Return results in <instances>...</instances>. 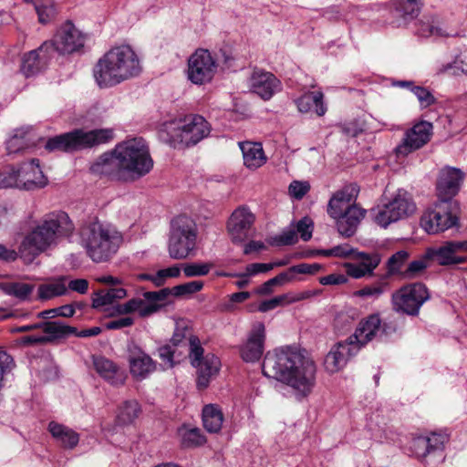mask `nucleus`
<instances>
[{
	"label": "nucleus",
	"instance_id": "1",
	"mask_svg": "<svg viewBox=\"0 0 467 467\" xmlns=\"http://www.w3.org/2000/svg\"><path fill=\"white\" fill-rule=\"evenodd\" d=\"M263 373L291 387L298 398L306 397L316 383L317 368L306 352L295 347H282L265 356Z\"/></svg>",
	"mask_w": 467,
	"mask_h": 467
},
{
	"label": "nucleus",
	"instance_id": "2",
	"mask_svg": "<svg viewBox=\"0 0 467 467\" xmlns=\"http://www.w3.org/2000/svg\"><path fill=\"white\" fill-rule=\"evenodd\" d=\"M153 161L142 138H134L116 145L102 154L90 167L93 173L119 181H134L150 171Z\"/></svg>",
	"mask_w": 467,
	"mask_h": 467
},
{
	"label": "nucleus",
	"instance_id": "3",
	"mask_svg": "<svg viewBox=\"0 0 467 467\" xmlns=\"http://www.w3.org/2000/svg\"><path fill=\"white\" fill-rule=\"evenodd\" d=\"M75 225L68 214L54 211L45 214L24 237L18 253L24 261L31 263L37 255L56 245L61 239L72 235Z\"/></svg>",
	"mask_w": 467,
	"mask_h": 467
},
{
	"label": "nucleus",
	"instance_id": "4",
	"mask_svg": "<svg viewBox=\"0 0 467 467\" xmlns=\"http://www.w3.org/2000/svg\"><path fill=\"white\" fill-rule=\"evenodd\" d=\"M141 70L135 50L129 45H119L99 58L93 67V77L100 88H108L139 76Z\"/></svg>",
	"mask_w": 467,
	"mask_h": 467
},
{
	"label": "nucleus",
	"instance_id": "5",
	"mask_svg": "<svg viewBox=\"0 0 467 467\" xmlns=\"http://www.w3.org/2000/svg\"><path fill=\"white\" fill-rule=\"evenodd\" d=\"M123 243V235L111 223L94 221L81 227L80 244L94 263L109 262Z\"/></svg>",
	"mask_w": 467,
	"mask_h": 467
},
{
	"label": "nucleus",
	"instance_id": "6",
	"mask_svg": "<svg viewBox=\"0 0 467 467\" xmlns=\"http://www.w3.org/2000/svg\"><path fill=\"white\" fill-rule=\"evenodd\" d=\"M358 192V186L350 183L337 191L328 202L327 213L336 220L337 231L342 236L354 235L365 217L366 210L355 204Z\"/></svg>",
	"mask_w": 467,
	"mask_h": 467
},
{
	"label": "nucleus",
	"instance_id": "7",
	"mask_svg": "<svg viewBox=\"0 0 467 467\" xmlns=\"http://www.w3.org/2000/svg\"><path fill=\"white\" fill-rule=\"evenodd\" d=\"M210 131V125L203 117L192 115L166 123L161 137L171 147L181 149L196 145L206 138Z\"/></svg>",
	"mask_w": 467,
	"mask_h": 467
},
{
	"label": "nucleus",
	"instance_id": "8",
	"mask_svg": "<svg viewBox=\"0 0 467 467\" xmlns=\"http://www.w3.org/2000/svg\"><path fill=\"white\" fill-rule=\"evenodd\" d=\"M114 138L112 129H99L84 131L76 129L50 138L46 144L48 150L72 152L107 143Z\"/></svg>",
	"mask_w": 467,
	"mask_h": 467
},
{
	"label": "nucleus",
	"instance_id": "9",
	"mask_svg": "<svg viewBox=\"0 0 467 467\" xmlns=\"http://www.w3.org/2000/svg\"><path fill=\"white\" fill-rule=\"evenodd\" d=\"M197 230L192 219L179 215L171 223L168 253L171 258L182 260L191 255L196 248Z\"/></svg>",
	"mask_w": 467,
	"mask_h": 467
},
{
	"label": "nucleus",
	"instance_id": "10",
	"mask_svg": "<svg viewBox=\"0 0 467 467\" xmlns=\"http://www.w3.org/2000/svg\"><path fill=\"white\" fill-rule=\"evenodd\" d=\"M416 211V204L411 196L404 190H399L386 203L371 210L374 222L386 228L390 223L403 220L412 215Z\"/></svg>",
	"mask_w": 467,
	"mask_h": 467
},
{
	"label": "nucleus",
	"instance_id": "11",
	"mask_svg": "<svg viewBox=\"0 0 467 467\" xmlns=\"http://www.w3.org/2000/svg\"><path fill=\"white\" fill-rule=\"evenodd\" d=\"M188 340V357L191 364L197 368L196 384L199 389H204L209 386L211 379L219 372L221 361L213 354L203 356L204 349L198 337L191 335Z\"/></svg>",
	"mask_w": 467,
	"mask_h": 467
},
{
	"label": "nucleus",
	"instance_id": "12",
	"mask_svg": "<svg viewBox=\"0 0 467 467\" xmlns=\"http://www.w3.org/2000/svg\"><path fill=\"white\" fill-rule=\"evenodd\" d=\"M430 299V293L422 283L401 286L391 296L392 308L409 316H418L422 305Z\"/></svg>",
	"mask_w": 467,
	"mask_h": 467
},
{
	"label": "nucleus",
	"instance_id": "13",
	"mask_svg": "<svg viewBox=\"0 0 467 467\" xmlns=\"http://www.w3.org/2000/svg\"><path fill=\"white\" fill-rule=\"evenodd\" d=\"M459 210L460 208H452L448 203L436 201L433 207L421 215L420 227L429 234L444 232L457 224Z\"/></svg>",
	"mask_w": 467,
	"mask_h": 467
},
{
	"label": "nucleus",
	"instance_id": "14",
	"mask_svg": "<svg viewBox=\"0 0 467 467\" xmlns=\"http://www.w3.org/2000/svg\"><path fill=\"white\" fill-rule=\"evenodd\" d=\"M217 70V64L207 49L199 48L188 58L187 77L196 85L210 82Z\"/></svg>",
	"mask_w": 467,
	"mask_h": 467
},
{
	"label": "nucleus",
	"instance_id": "15",
	"mask_svg": "<svg viewBox=\"0 0 467 467\" xmlns=\"http://www.w3.org/2000/svg\"><path fill=\"white\" fill-rule=\"evenodd\" d=\"M464 173L458 168L445 167L441 170L436 184L437 201L448 203L452 208H460L454 197L460 192Z\"/></svg>",
	"mask_w": 467,
	"mask_h": 467
},
{
	"label": "nucleus",
	"instance_id": "16",
	"mask_svg": "<svg viewBox=\"0 0 467 467\" xmlns=\"http://www.w3.org/2000/svg\"><path fill=\"white\" fill-rule=\"evenodd\" d=\"M433 126L431 122L421 120L408 129L400 144L395 148L397 155L408 154L422 148L430 140L433 133Z\"/></svg>",
	"mask_w": 467,
	"mask_h": 467
},
{
	"label": "nucleus",
	"instance_id": "17",
	"mask_svg": "<svg viewBox=\"0 0 467 467\" xmlns=\"http://www.w3.org/2000/svg\"><path fill=\"white\" fill-rule=\"evenodd\" d=\"M126 352L130 373L135 380H144L157 369L156 361L134 341L128 343Z\"/></svg>",
	"mask_w": 467,
	"mask_h": 467
},
{
	"label": "nucleus",
	"instance_id": "18",
	"mask_svg": "<svg viewBox=\"0 0 467 467\" xmlns=\"http://www.w3.org/2000/svg\"><path fill=\"white\" fill-rule=\"evenodd\" d=\"M255 215L246 206H239L231 214L227 222V231L234 244H242L250 237L254 224Z\"/></svg>",
	"mask_w": 467,
	"mask_h": 467
},
{
	"label": "nucleus",
	"instance_id": "19",
	"mask_svg": "<svg viewBox=\"0 0 467 467\" xmlns=\"http://www.w3.org/2000/svg\"><path fill=\"white\" fill-rule=\"evenodd\" d=\"M358 348L348 337L336 344L325 358L324 366L327 372L336 373L342 369L350 358L357 355Z\"/></svg>",
	"mask_w": 467,
	"mask_h": 467
},
{
	"label": "nucleus",
	"instance_id": "20",
	"mask_svg": "<svg viewBox=\"0 0 467 467\" xmlns=\"http://www.w3.org/2000/svg\"><path fill=\"white\" fill-rule=\"evenodd\" d=\"M265 327L262 322L253 325L247 341L240 348V354L245 362L258 361L264 353Z\"/></svg>",
	"mask_w": 467,
	"mask_h": 467
},
{
	"label": "nucleus",
	"instance_id": "21",
	"mask_svg": "<svg viewBox=\"0 0 467 467\" xmlns=\"http://www.w3.org/2000/svg\"><path fill=\"white\" fill-rule=\"evenodd\" d=\"M47 178L44 175L37 159L24 162L19 167V189L34 191L47 185Z\"/></svg>",
	"mask_w": 467,
	"mask_h": 467
},
{
	"label": "nucleus",
	"instance_id": "22",
	"mask_svg": "<svg viewBox=\"0 0 467 467\" xmlns=\"http://www.w3.org/2000/svg\"><path fill=\"white\" fill-rule=\"evenodd\" d=\"M380 329L381 319L379 315L372 314L358 323L354 334L348 337V338L358 348V350H360V348L365 347L368 342L379 337Z\"/></svg>",
	"mask_w": 467,
	"mask_h": 467
},
{
	"label": "nucleus",
	"instance_id": "23",
	"mask_svg": "<svg viewBox=\"0 0 467 467\" xmlns=\"http://www.w3.org/2000/svg\"><path fill=\"white\" fill-rule=\"evenodd\" d=\"M250 87L253 92L267 100L280 90L281 82L274 74L255 69L250 78Z\"/></svg>",
	"mask_w": 467,
	"mask_h": 467
},
{
	"label": "nucleus",
	"instance_id": "24",
	"mask_svg": "<svg viewBox=\"0 0 467 467\" xmlns=\"http://www.w3.org/2000/svg\"><path fill=\"white\" fill-rule=\"evenodd\" d=\"M467 250V242H446L432 252L434 260L441 265H454L464 262L459 252Z\"/></svg>",
	"mask_w": 467,
	"mask_h": 467
},
{
	"label": "nucleus",
	"instance_id": "25",
	"mask_svg": "<svg viewBox=\"0 0 467 467\" xmlns=\"http://www.w3.org/2000/svg\"><path fill=\"white\" fill-rule=\"evenodd\" d=\"M86 35L82 31H57L52 45L60 54H72L84 47Z\"/></svg>",
	"mask_w": 467,
	"mask_h": 467
},
{
	"label": "nucleus",
	"instance_id": "26",
	"mask_svg": "<svg viewBox=\"0 0 467 467\" xmlns=\"http://www.w3.org/2000/svg\"><path fill=\"white\" fill-rule=\"evenodd\" d=\"M93 365L99 376L111 385L119 386L124 384L126 376L112 360L101 356L94 357Z\"/></svg>",
	"mask_w": 467,
	"mask_h": 467
},
{
	"label": "nucleus",
	"instance_id": "27",
	"mask_svg": "<svg viewBox=\"0 0 467 467\" xmlns=\"http://www.w3.org/2000/svg\"><path fill=\"white\" fill-rule=\"evenodd\" d=\"M244 164L250 170H256L266 162V156L261 143L244 142L241 144Z\"/></svg>",
	"mask_w": 467,
	"mask_h": 467
},
{
	"label": "nucleus",
	"instance_id": "28",
	"mask_svg": "<svg viewBox=\"0 0 467 467\" xmlns=\"http://www.w3.org/2000/svg\"><path fill=\"white\" fill-rule=\"evenodd\" d=\"M323 99L321 91L307 92L298 98L296 103L300 112L306 113L313 109L317 116H323L327 112Z\"/></svg>",
	"mask_w": 467,
	"mask_h": 467
},
{
	"label": "nucleus",
	"instance_id": "29",
	"mask_svg": "<svg viewBox=\"0 0 467 467\" xmlns=\"http://www.w3.org/2000/svg\"><path fill=\"white\" fill-rule=\"evenodd\" d=\"M48 431L52 437L64 448L73 449L78 443L79 435L65 425L51 421L48 424Z\"/></svg>",
	"mask_w": 467,
	"mask_h": 467
},
{
	"label": "nucleus",
	"instance_id": "30",
	"mask_svg": "<svg viewBox=\"0 0 467 467\" xmlns=\"http://www.w3.org/2000/svg\"><path fill=\"white\" fill-rule=\"evenodd\" d=\"M35 144L34 135L31 129L20 128L14 131L13 136L6 141V150L8 154L17 153Z\"/></svg>",
	"mask_w": 467,
	"mask_h": 467
},
{
	"label": "nucleus",
	"instance_id": "31",
	"mask_svg": "<svg viewBox=\"0 0 467 467\" xmlns=\"http://www.w3.org/2000/svg\"><path fill=\"white\" fill-rule=\"evenodd\" d=\"M46 46L47 43L38 49L31 50L24 56L22 59L21 71L26 78L39 73L45 67L46 57L40 56L39 52H42Z\"/></svg>",
	"mask_w": 467,
	"mask_h": 467
},
{
	"label": "nucleus",
	"instance_id": "32",
	"mask_svg": "<svg viewBox=\"0 0 467 467\" xmlns=\"http://www.w3.org/2000/svg\"><path fill=\"white\" fill-rule=\"evenodd\" d=\"M223 422V415L221 409L214 404H209L202 409V423L205 430L211 433L221 431Z\"/></svg>",
	"mask_w": 467,
	"mask_h": 467
},
{
	"label": "nucleus",
	"instance_id": "33",
	"mask_svg": "<svg viewBox=\"0 0 467 467\" xmlns=\"http://www.w3.org/2000/svg\"><path fill=\"white\" fill-rule=\"evenodd\" d=\"M127 296V291L123 287H109L99 290L93 294L92 306L95 308L113 304L116 300Z\"/></svg>",
	"mask_w": 467,
	"mask_h": 467
},
{
	"label": "nucleus",
	"instance_id": "34",
	"mask_svg": "<svg viewBox=\"0 0 467 467\" xmlns=\"http://www.w3.org/2000/svg\"><path fill=\"white\" fill-rule=\"evenodd\" d=\"M42 330L47 334L45 337L49 338L48 342L77 334L76 327L67 326L61 321H44L42 322Z\"/></svg>",
	"mask_w": 467,
	"mask_h": 467
},
{
	"label": "nucleus",
	"instance_id": "35",
	"mask_svg": "<svg viewBox=\"0 0 467 467\" xmlns=\"http://www.w3.org/2000/svg\"><path fill=\"white\" fill-rule=\"evenodd\" d=\"M141 409L136 400H125L119 407L117 420L121 425L131 424L140 414Z\"/></svg>",
	"mask_w": 467,
	"mask_h": 467
},
{
	"label": "nucleus",
	"instance_id": "36",
	"mask_svg": "<svg viewBox=\"0 0 467 467\" xmlns=\"http://www.w3.org/2000/svg\"><path fill=\"white\" fill-rule=\"evenodd\" d=\"M35 288L34 285L26 283H0V289L8 296L26 300Z\"/></svg>",
	"mask_w": 467,
	"mask_h": 467
},
{
	"label": "nucleus",
	"instance_id": "37",
	"mask_svg": "<svg viewBox=\"0 0 467 467\" xmlns=\"http://www.w3.org/2000/svg\"><path fill=\"white\" fill-rule=\"evenodd\" d=\"M64 280L65 278H61L51 284L40 285L38 287V298L40 300H48L65 295L67 288Z\"/></svg>",
	"mask_w": 467,
	"mask_h": 467
},
{
	"label": "nucleus",
	"instance_id": "38",
	"mask_svg": "<svg viewBox=\"0 0 467 467\" xmlns=\"http://www.w3.org/2000/svg\"><path fill=\"white\" fill-rule=\"evenodd\" d=\"M395 8L404 19H413L419 15L420 7L419 0H397Z\"/></svg>",
	"mask_w": 467,
	"mask_h": 467
},
{
	"label": "nucleus",
	"instance_id": "39",
	"mask_svg": "<svg viewBox=\"0 0 467 467\" xmlns=\"http://www.w3.org/2000/svg\"><path fill=\"white\" fill-rule=\"evenodd\" d=\"M410 254L405 250H400L393 254L387 262V271L389 275L400 274L401 267L409 259Z\"/></svg>",
	"mask_w": 467,
	"mask_h": 467
},
{
	"label": "nucleus",
	"instance_id": "40",
	"mask_svg": "<svg viewBox=\"0 0 467 467\" xmlns=\"http://www.w3.org/2000/svg\"><path fill=\"white\" fill-rule=\"evenodd\" d=\"M205 442V437L198 428L186 430L182 433V443L184 447H197Z\"/></svg>",
	"mask_w": 467,
	"mask_h": 467
},
{
	"label": "nucleus",
	"instance_id": "41",
	"mask_svg": "<svg viewBox=\"0 0 467 467\" xmlns=\"http://www.w3.org/2000/svg\"><path fill=\"white\" fill-rule=\"evenodd\" d=\"M19 168L15 169L14 167H10L0 171L1 188L16 187L19 189Z\"/></svg>",
	"mask_w": 467,
	"mask_h": 467
},
{
	"label": "nucleus",
	"instance_id": "42",
	"mask_svg": "<svg viewBox=\"0 0 467 467\" xmlns=\"http://www.w3.org/2000/svg\"><path fill=\"white\" fill-rule=\"evenodd\" d=\"M297 234L294 226L282 232V234L271 238L270 244L276 246L291 245L297 242Z\"/></svg>",
	"mask_w": 467,
	"mask_h": 467
},
{
	"label": "nucleus",
	"instance_id": "43",
	"mask_svg": "<svg viewBox=\"0 0 467 467\" xmlns=\"http://www.w3.org/2000/svg\"><path fill=\"white\" fill-rule=\"evenodd\" d=\"M355 259L358 260V263L363 268H370V275H372L374 269L379 265L381 256L378 253L358 252L355 255Z\"/></svg>",
	"mask_w": 467,
	"mask_h": 467
},
{
	"label": "nucleus",
	"instance_id": "44",
	"mask_svg": "<svg viewBox=\"0 0 467 467\" xmlns=\"http://www.w3.org/2000/svg\"><path fill=\"white\" fill-rule=\"evenodd\" d=\"M213 266L212 263L186 264L183 267V273L186 277L203 276L209 274Z\"/></svg>",
	"mask_w": 467,
	"mask_h": 467
},
{
	"label": "nucleus",
	"instance_id": "45",
	"mask_svg": "<svg viewBox=\"0 0 467 467\" xmlns=\"http://www.w3.org/2000/svg\"><path fill=\"white\" fill-rule=\"evenodd\" d=\"M202 287L203 282L195 280L179 285H175L172 287V291L173 296H181L199 292L202 289Z\"/></svg>",
	"mask_w": 467,
	"mask_h": 467
},
{
	"label": "nucleus",
	"instance_id": "46",
	"mask_svg": "<svg viewBox=\"0 0 467 467\" xmlns=\"http://www.w3.org/2000/svg\"><path fill=\"white\" fill-rule=\"evenodd\" d=\"M171 295H173L172 288H162L159 291L145 292L144 298L149 302L160 304L162 306Z\"/></svg>",
	"mask_w": 467,
	"mask_h": 467
},
{
	"label": "nucleus",
	"instance_id": "47",
	"mask_svg": "<svg viewBox=\"0 0 467 467\" xmlns=\"http://www.w3.org/2000/svg\"><path fill=\"white\" fill-rule=\"evenodd\" d=\"M427 267L425 259H418L410 262L408 267L401 273L407 279L415 278L420 275Z\"/></svg>",
	"mask_w": 467,
	"mask_h": 467
},
{
	"label": "nucleus",
	"instance_id": "48",
	"mask_svg": "<svg viewBox=\"0 0 467 467\" xmlns=\"http://www.w3.org/2000/svg\"><path fill=\"white\" fill-rule=\"evenodd\" d=\"M411 92L417 97L421 108H427L436 101L431 92L423 87H412Z\"/></svg>",
	"mask_w": 467,
	"mask_h": 467
},
{
	"label": "nucleus",
	"instance_id": "49",
	"mask_svg": "<svg viewBox=\"0 0 467 467\" xmlns=\"http://www.w3.org/2000/svg\"><path fill=\"white\" fill-rule=\"evenodd\" d=\"M388 288L387 282H379L372 285H368L363 287L362 289L357 292V295L359 296H371V297H379L381 296Z\"/></svg>",
	"mask_w": 467,
	"mask_h": 467
},
{
	"label": "nucleus",
	"instance_id": "50",
	"mask_svg": "<svg viewBox=\"0 0 467 467\" xmlns=\"http://www.w3.org/2000/svg\"><path fill=\"white\" fill-rule=\"evenodd\" d=\"M425 438L429 441L428 448L431 454L436 451H442L444 444L448 441L447 435L436 432H433L431 436Z\"/></svg>",
	"mask_w": 467,
	"mask_h": 467
},
{
	"label": "nucleus",
	"instance_id": "51",
	"mask_svg": "<svg viewBox=\"0 0 467 467\" xmlns=\"http://www.w3.org/2000/svg\"><path fill=\"white\" fill-rule=\"evenodd\" d=\"M15 368L13 358L5 350H0V389L4 384V377Z\"/></svg>",
	"mask_w": 467,
	"mask_h": 467
},
{
	"label": "nucleus",
	"instance_id": "52",
	"mask_svg": "<svg viewBox=\"0 0 467 467\" xmlns=\"http://www.w3.org/2000/svg\"><path fill=\"white\" fill-rule=\"evenodd\" d=\"M288 302V294L286 295H281L275 296L271 299L265 300L261 302V304L258 306V310L260 312H267L269 310L275 309V307L282 306L284 304H287Z\"/></svg>",
	"mask_w": 467,
	"mask_h": 467
},
{
	"label": "nucleus",
	"instance_id": "53",
	"mask_svg": "<svg viewBox=\"0 0 467 467\" xmlns=\"http://www.w3.org/2000/svg\"><path fill=\"white\" fill-rule=\"evenodd\" d=\"M310 190V184L307 182L294 181L290 183L289 194L296 200H301Z\"/></svg>",
	"mask_w": 467,
	"mask_h": 467
},
{
	"label": "nucleus",
	"instance_id": "54",
	"mask_svg": "<svg viewBox=\"0 0 467 467\" xmlns=\"http://www.w3.org/2000/svg\"><path fill=\"white\" fill-rule=\"evenodd\" d=\"M322 254L326 256H335V257H341V258H347L350 256L351 254H355L358 253L356 250L350 248L348 244L344 245H337L334 246L331 249L323 250Z\"/></svg>",
	"mask_w": 467,
	"mask_h": 467
},
{
	"label": "nucleus",
	"instance_id": "55",
	"mask_svg": "<svg viewBox=\"0 0 467 467\" xmlns=\"http://www.w3.org/2000/svg\"><path fill=\"white\" fill-rule=\"evenodd\" d=\"M295 229L304 241H308L312 237L313 223L308 217H304L298 221Z\"/></svg>",
	"mask_w": 467,
	"mask_h": 467
},
{
	"label": "nucleus",
	"instance_id": "56",
	"mask_svg": "<svg viewBox=\"0 0 467 467\" xmlns=\"http://www.w3.org/2000/svg\"><path fill=\"white\" fill-rule=\"evenodd\" d=\"M347 274L356 279L370 275V268H363L358 263L346 264Z\"/></svg>",
	"mask_w": 467,
	"mask_h": 467
},
{
	"label": "nucleus",
	"instance_id": "57",
	"mask_svg": "<svg viewBox=\"0 0 467 467\" xmlns=\"http://www.w3.org/2000/svg\"><path fill=\"white\" fill-rule=\"evenodd\" d=\"M141 305H142V299L132 298L124 304L119 305L117 306V311L119 314H121V315L133 313L135 311L139 312L140 306H141Z\"/></svg>",
	"mask_w": 467,
	"mask_h": 467
},
{
	"label": "nucleus",
	"instance_id": "58",
	"mask_svg": "<svg viewBox=\"0 0 467 467\" xmlns=\"http://www.w3.org/2000/svg\"><path fill=\"white\" fill-rule=\"evenodd\" d=\"M322 269V265L317 263L313 264H299L292 266V270L299 275H314Z\"/></svg>",
	"mask_w": 467,
	"mask_h": 467
},
{
	"label": "nucleus",
	"instance_id": "59",
	"mask_svg": "<svg viewBox=\"0 0 467 467\" xmlns=\"http://www.w3.org/2000/svg\"><path fill=\"white\" fill-rule=\"evenodd\" d=\"M428 444L425 437H418L413 441L412 447L418 457L425 458L431 454Z\"/></svg>",
	"mask_w": 467,
	"mask_h": 467
},
{
	"label": "nucleus",
	"instance_id": "60",
	"mask_svg": "<svg viewBox=\"0 0 467 467\" xmlns=\"http://www.w3.org/2000/svg\"><path fill=\"white\" fill-rule=\"evenodd\" d=\"M159 357L167 368H172L174 365V350L169 345L162 346L158 349Z\"/></svg>",
	"mask_w": 467,
	"mask_h": 467
},
{
	"label": "nucleus",
	"instance_id": "61",
	"mask_svg": "<svg viewBox=\"0 0 467 467\" xmlns=\"http://www.w3.org/2000/svg\"><path fill=\"white\" fill-rule=\"evenodd\" d=\"M274 268V265L254 263L246 266V274L248 275H254L260 273H266Z\"/></svg>",
	"mask_w": 467,
	"mask_h": 467
},
{
	"label": "nucleus",
	"instance_id": "62",
	"mask_svg": "<svg viewBox=\"0 0 467 467\" xmlns=\"http://www.w3.org/2000/svg\"><path fill=\"white\" fill-rule=\"evenodd\" d=\"M188 336L190 337L191 334L189 333L187 327L177 325L171 341L173 344V346H178Z\"/></svg>",
	"mask_w": 467,
	"mask_h": 467
},
{
	"label": "nucleus",
	"instance_id": "63",
	"mask_svg": "<svg viewBox=\"0 0 467 467\" xmlns=\"http://www.w3.org/2000/svg\"><path fill=\"white\" fill-rule=\"evenodd\" d=\"M67 287L72 291L84 295L88 292V282L84 278L74 279L69 281Z\"/></svg>",
	"mask_w": 467,
	"mask_h": 467
},
{
	"label": "nucleus",
	"instance_id": "64",
	"mask_svg": "<svg viewBox=\"0 0 467 467\" xmlns=\"http://www.w3.org/2000/svg\"><path fill=\"white\" fill-rule=\"evenodd\" d=\"M134 319L130 317H120L107 323L108 329H120L133 325Z\"/></svg>",
	"mask_w": 467,
	"mask_h": 467
}]
</instances>
